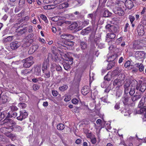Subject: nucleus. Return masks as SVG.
<instances>
[{
    "instance_id": "nucleus-1",
    "label": "nucleus",
    "mask_w": 146,
    "mask_h": 146,
    "mask_svg": "<svg viewBox=\"0 0 146 146\" xmlns=\"http://www.w3.org/2000/svg\"><path fill=\"white\" fill-rule=\"evenodd\" d=\"M74 42L70 40H66L64 42H61L60 41L57 42V44L59 46L58 47V50L60 52H63L62 49L66 50L68 49L69 46H72L74 45Z\"/></svg>"
},
{
    "instance_id": "nucleus-2",
    "label": "nucleus",
    "mask_w": 146,
    "mask_h": 146,
    "mask_svg": "<svg viewBox=\"0 0 146 146\" xmlns=\"http://www.w3.org/2000/svg\"><path fill=\"white\" fill-rule=\"evenodd\" d=\"M3 124L7 127L10 132L12 131V127L16 124L15 121L10 118H5L3 121Z\"/></svg>"
},
{
    "instance_id": "nucleus-3",
    "label": "nucleus",
    "mask_w": 146,
    "mask_h": 146,
    "mask_svg": "<svg viewBox=\"0 0 146 146\" xmlns=\"http://www.w3.org/2000/svg\"><path fill=\"white\" fill-rule=\"evenodd\" d=\"M33 56H31L29 57L23 59L22 60V62L23 63V66L26 68H29L32 66L34 63L33 61Z\"/></svg>"
},
{
    "instance_id": "nucleus-4",
    "label": "nucleus",
    "mask_w": 146,
    "mask_h": 146,
    "mask_svg": "<svg viewBox=\"0 0 146 146\" xmlns=\"http://www.w3.org/2000/svg\"><path fill=\"white\" fill-rule=\"evenodd\" d=\"M132 71L134 72H137L139 70L140 72H143L144 66L141 63H137L134 64L133 68Z\"/></svg>"
},
{
    "instance_id": "nucleus-5",
    "label": "nucleus",
    "mask_w": 146,
    "mask_h": 146,
    "mask_svg": "<svg viewBox=\"0 0 146 146\" xmlns=\"http://www.w3.org/2000/svg\"><path fill=\"white\" fill-rule=\"evenodd\" d=\"M123 103L125 106L129 105L131 103V99L127 95H124L121 99Z\"/></svg>"
},
{
    "instance_id": "nucleus-6",
    "label": "nucleus",
    "mask_w": 146,
    "mask_h": 146,
    "mask_svg": "<svg viewBox=\"0 0 146 146\" xmlns=\"http://www.w3.org/2000/svg\"><path fill=\"white\" fill-rule=\"evenodd\" d=\"M145 99V97H143L141 101L139 102V104L138 105V107L139 108V110H140V112H139V111H138V113L141 114L144 113V112H146V107H143V102H141L142 101H143V99L144 100Z\"/></svg>"
},
{
    "instance_id": "nucleus-7",
    "label": "nucleus",
    "mask_w": 146,
    "mask_h": 146,
    "mask_svg": "<svg viewBox=\"0 0 146 146\" xmlns=\"http://www.w3.org/2000/svg\"><path fill=\"white\" fill-rule=\"evenodd\" d=\"M49 58L48 56L46 59H45L42 65V71H45L48 70V68L49 66Z\"/></svg>"
},
{
    "instance_id": "nucleus-8",
    "label": "nucleus",
    "mask_w": 146,
    "mask_h": 146,
    "mask_svg": "<svg viewBox=\"0 0 146 146\" xmlns=\"http://www.w3.org/2000/svg\"><path fill=\"white\" fill-rule=\"evenodd\" d=\"M28 115V113L25 111V110H23L22 111H20V115L17 117V119L21 121L23 119L26 118Z\"/></svg>"
},
{
    "instance_id": "nucleus-9",
    "label": "nucleus",
    "mask_w": 146,
    "mask_h": 146,
    "mask_svg": "<svg viewBox=\"0 0 146 146\" xmlns=\"http://www.w3.org/2000/svg\"><path fill=\"white\" fill-rule=\"evenodd\" d=\"M28 29L27 27H24L23 28V26L20 25L16 29V32L18 33H19L23 35L25 33L27 32Z\"/></svg>"
},
{
    "instance_id": "nucleus-10",
    "label": "nucleus",
    "mask_w": 146,
    "mask_h": 146,
    "mask_svg": "<svg viewBox=\"0 0 146 146\" xmlns=\"http://www.w3.org/2000/svg\"><path fill=\"white\" fill-rule=\"evenodd\" d=\"M60 38L62 39L66 40H71L74 39V37L71 35L67 33H63L60 36Z\"/></svg>"
},
{
    "instance_id": "nucleus-11",
    "label": "nucleus",
    "mask_w": 146,
    "mask_h": 146,
    "mask_svg": "<svg viewBox=\"0 0 146 146\" xmlns=\"http://www.w3.org/2000/svg\"><path fill=\"white\" fill-rule=\"evenodd\" d=\"M115 6L117 8L119 9H123L125 8V3L123 1H117L115 2Z\"/></svg>"
},
{
    "instance_id": "nucleus-12",
    "label": "nucleus",
    "mask_w": 146,
    "mask_h": 146,
    "mask_svg": "<svg viewBox=\"0 0 146 146\" xmlns=\"http://www.w3.org/2000/svg\"><path fill=\"white\" fill-rule=\"evenodd\" d=\"M136 58L138 59H144L145 57V53L143 51H137L135 53Z\"/></svg>"
},
{
    "instance_id": "nucleus-13",
    "label": "nucleus",
    "mask_w": 146,
    "mask_h": 146,
    "mask_svg": "<svg viewBox=\"0 0 146 146\" xmlns=\"http://www.w3.org/2000/svg\"><path fill=\"white\" fill-rule=\"evenodd\" d=\"M146 89V84L141 83L137 85L136 87V89L139 90L141 92H144Z\"/></svg>"
},
{
    "instance_id": "nucleus-14",
    "label": "nucleus",
    "mask_w": 146,
    "mask_h": 146,
    "mask_svg": "<svg viewBox=\"0 0 146 146\" xmlns=\"http://www.w3.org/2000/svg\"><path fill=\"white\" fill-rule=\"evenodd\" d=\"M137 30L138 34L139 36H142L144 35L145 32L143 25H139L137 27Z\"/></svg>"
},
{
    "instance_id": "nucleus-15",
    "label": "nucleus",
    "mask_w": 146,
    "mask_h": 146,
    "mask_svg": "<svg viewBox=\"0 0 146 146\" xmlns=\"http://www.w3.org/2000/svg\"><path fill=\"white\" fill-rule=\"evenodd\" d=\"M123 83V81H121L118 78L115 79L113 82V86H116V88H119L121 86Z\"/></svg>"
},
{
    "instance_id": "nucleus-16",
    "label": "nucleus",
    "mask_w": 146,
    "mask_h": 146,
    "mask_svg": "<svg viewBox=\"0 0 146 146\" xmlns=\"http://www.w3.org/2000/svg\"><path fill=\"white\" fill-rule=\"evenodd\" d=\"M20 42L17 41H13L10 44L11 48L13 50H16L20 46Z\"/></svg>"
},
{
    "instance_id": "nucleus-17",
    "label": "nucleus",
    "mask_w": 146,
    "mask_h": 146,
    "mask_svg": "<svg viewBox=\"0 0 146 146\" xmlns=\"http://www.w3.org/2000/svg\"><path fill=\"white\" fill-rule=\"evenodd\" d=\"M7 101V97L5 94L2 95L1 94H0V105L6 103Z\"/></svg>"
},
{
    "instance_id": "nucleus-18",
    "label": "nucleus",
    "mask_w": 146,
    "mask_h": 146,
    "mask_svg": "<svg viewBox=\"0 0 146 146\" xmlns=\"http://www.w3.org/2000/svg\"><path fill=\"white\" fill-rule=\"evenodd\" d=\"M125 1V9H131L134 6L133 3L131 0H129V1L127 2L126 0H124V1Z\"/></svg>"
},
{
    "instance_id": "nucleus-19",
    "label": "nucleus",
    "mask_w": 146,
    "mask_h": 146,
    "mask_svg": "<svg viewBox=\"0 0 146 146\" xmlns=\"http://www.w3.org/2000/svg\"><path fill=\"white\" fill-rule=\"evenodd\" d=\"M38 48V46L37 44L33 45L30 48L28 51L29 54H31L34 52Z\"/></svg>"
},
{
    "instance_id": "nucleus-20",
    "label": "nucleus",
    "mask_w": 146,
    "mask_h": 146,
    "mask_svg": "<svg viewBox=\"0 0 146 146\" xmlns=\"http://www.w3.org/2000/svg\"><path fill=\"white\" fill-rule=\"evenodd\" d=\"M90 92L89 87L87 86H85L82 88L81 90L82 94L84 96L86 95Z\"/></svg>"
},
{
    "instance_id": "nucleus-21",
    "label": "nucleus",
    "mask_w": 146,
    "mask_h": 146,
    "mask_svg": "<svg viewBox=\"0 0 146 146\" xmlns=\"http://www.w3.org/2000/svg\"><path fill=\"white\" fill-rule=\"evenodd\" d=\"M124 93L125 94L127 95L130 90V84L129 83H126L124 85Z\"/></svg>"
},
{
    "instance_id": "nucleus-22",
    "label": "nucleus",
    "mask_w": 146,
    "mask_h": 146,
    "mask_svg": "<svg viewBox=\"0 0 146 146\" xmlns=\"http://www.w3.org/2000/svg\"><path fill=\"white\" fill-rule=\"evenodd\" d=\"M53 59L55 62L61 64H62L63 62L64 61V60L62 57H58L57 55L54 56Z\"/></svg>"
},
{
    "instance_id": "nucleus-23",
    "label": "nucleus",
    "mask_w": 146,
    "mask_h": 146,
    "mask_svg": "<svg viewBox=\"0 0 146 146\" xmlns=\"http://www.w3.org/2000/svg\"><path fill=\"white\" fill-rule=\"evenodd\" d=\"M1 113V116L3 118L5 117H6L5 118H10V113L7 110H4Z\"/></svg>"
},
{
    "instance_id": "nucleus-24",
    "label": "nucleus",
    "mask_w": 146,
    "mask_h": 146,
    "mask_svg": "<svg viewBox=\"0 0 146 146\" xmlns=\"http://www.w3.org/2000/svg\"><path fill=\"white\" fill-rule=\"evenodd\" d=\"M140 42L138 40L135 41L133 45V48L134 49H139L141 47L139 45Z\"/></svg>"
},
{
    "instance_id": "nucleus-25",
    "label": "nucleus",
    "mask_w": 146,
    "mask_h": 146,
    "mask_svg": "<svg viewBox=\"0 0 146 146\" xmlns=\"http://www.w3.org/2000/svg\"><path fill=\"white\" fill-rule=\"evenodd\" d=\"M113 11L115 14L119 16H123L125 13L123 10H113Z\"/></svg>"
},
{
    "instance_id": "nucleus-26",
    "label": "nucleus",
    "mask_w": 146,
    "mask_h": 146,
    "mask_svg": "<svg viewBox=\"0 0 146 146\" xmlns=\"http://www.w3.org/2000/svg\"><path fill=\"white\" fill-rule=\"evenodd\" d=\"M90 30L91 29L90 27H87L82 30L81 32V34L83 35H86L90 33Z\"/></svg>"
},
{
    "instance_id": "nucleus-27",
    "label": "nucleus",
    "mask_w": 146,
    "mask_h": 146,
    "mask_svg": "<svg viewBox=\"0 0 146 146\" xmlns=\"http://www.w3.org/2000/svg\"><path fill=\"white\" fill-rule=\"evenodd\" d=\"M44 77L45 78H49L50 77V71L48 70H45L44 71H42Z\"/></svg>"
},
{
    "instance_id": "nucleus-28",
    "label": "nucleus",
    "mask_w": 146,
    "mask_h": 146,
    "mask_svg": "<svg viewBox=\"0 0 146 146\" xmlns=\"http://www.w3.org/2000/svg\"><path fill=\"white\" fill-rule=\"evenodd\" d=\"M73 58L71 57H67L65 60V62H67L69 65H71L73 63Z\"/></svg>"
},
{
    "instance_id": "nucleus-29",
    "label": "nucleus",
    "mask_w": 146,
    "mask_h": 146,
    "mask_svg": "<svg viewBox=\"0 0 146 146\" xmlns=\"http://www.w3.org/2000/svg\"><path fill=\"white\" fill-rule=\"evenodd\" d=\"M78 24L76 22H73L69 26L68 28L70 30H74L76 28Z\"/></svg>"
},
{
    "instance_id": "nucleus-30",
    "label": "nucleus",
    "mask_w": 146,
    "mask_h": 146,
    "mask_svg": "<svg viewBox=\"0 0 146 146\" xmlns=\"http://www.w3.org/2000/svg\"><path fill=\"white\" fill-rule=\"evenodd\" d=\"M117 57L118 55L117 54H114L109 57L108 60H109V61H113L115 60Z\"/></svg>"
},
{
    "instance_id": "nucleus-31",
    "label": "nucleus",
    "mask_w": 146,
    "mask_h": 146,
    "mask_svg": "<svg viewBox=\"0 0 146 146\" xmlns=\"http://www.w3.org/2000/svg\"><path fill=\"white\" fill-rule=\"evenodd\" d=\"M141 97V95H134L131 98V100L133 102L136 101L140 99Z\"/></svg>"
},
{
    "instance_id": "nucleus-32",
    "label": "nucleus",
    "mask_w": 146,
    "mask_h": 146,
    "mask_svg": "<svg viewBox=\"0 0 146 146\" xmlns=\"http://www.w3.org/2000/svg\"><path fill=\"white\" fill-rule=\"evenodd\" d=\"M12 129V131H14L15 132H19L21 131L22 129L21 127L19 126H17L15 127H13Z\"/></svg>"
},
{
    "instance_id": "nucleus-33",
    "label": "nucleus",
    "mask_w": 146,
    "mask_h": 146,
    "mask_svg": "<svg viewBox=\"0 0 146 146\" xmlns=\"http://www.w3.org/2000/svg\"><path fill=\"white\" fill-rule=\"evenodd\" d=\"M68 87L66 84H63L62 86L59 88V90L62 92L66 90L68 88Z\"/></svg>"
},
{
    "instance_id": "nucleus-34",
    "label": "nucleus",
    "mask_w": 146,
    "mask_h": 146,
    "mask_svg": "<svg viewBox=\"0 0 146 146\" xmlns=\"http://www.w3.org/2000/svg\"><path fill=\"white\" fill-rule=\"evenodd\" d=\"M0 130L1 132L5 134H6L7 132L10 131L8 129L7 127L6 126L1 128Z\"/></svg>"
},
{
    "instance_id": "nucleus-35",
    "label": "nucleus",
    "mask_w": 146,
    "mask_h": 146,
    "mask_svg": "<svg viewBox=\"0 0 146 146\" xmlns=\"http://www.w3.org/2000/svg\"><path fill=\"white\" fill-rule=\"evenodd\" d=\"M116 35L114 33H109L107 34V37L111 39H114Z\"/></svg>"
},
{
    "instance_id": "nucleus-36",
    "label": "nucleus",
    "mask_w": 146,
    "mask_h": 146,
    "mask_svg": "<svg viewBox=\"0 0 146 146\" xmlns=\"http://www.w3.org/2000/svg\"><path fill=\"white\" fill-rule=\"evenodd\" d=\"M101 40V38L100 36H99L97 37L96 36V38L94 39V42H95L96 45H97L100 44V41Z\"/></svg>"
},
{
    "instance_id": "nucleus-37",
    "label": "nucleus",
    "mask_w": 146,
    "mask_h": 146,
    "mask_svg": "<svg viewBox=\"0 0 146 146\" xmlns=\"http://www.w3.org/2000/svg\"><path fill=\"white\" fill-rule=\"evenodd\" d=\"M69 4L66 2L62 3L59 5L60 9L63 8H66L68 7Z\"/></svg>"
},
{
    "instance_id": "nucleus-38",
    "label": "nucleus",
    "mask_w": 146,
    "mask_h": 146,
    "mask_svg": "<svg viewBox=\"0 0 146 146\" xmlns=\"http://www.w3.org/2000/svg\"><path fill=\"white\" fill-rule=\"evenodd\" d=\"M13 39V36H10L5 38L4 39V41L5 42H9L12 41Z\"/></svg>"
},
{
    "instance_id": "nucleus-39",
    "label": "nucleus",
    "mask_w": 146,
    "mask_h": 146,
    "mask_svg": "<svg viewBox=\"0 0 146 146\" xmlns=\"http://www.w3.org/2000/svg\"><path fill=\"white\" fill-rule=\"evenodd\" d=\"M65 128V126L62 123H59L57 126V128L59 130H63Z\"/></svg>"
},
{
    "instance_id": "nucleus-40",
    "label": "nucleus",
    "mask_w": 146,
    "mask_h": 146,
    "mask_svg": "<svg viewBox=\"0 0 146 146\" xmlns=\"http://www.w3.org/2000/svg\"><path fill=\"white\" fill-rule=\"evenodd\" d=\"M111 15V13L108 11V10H106L104 13V17H108L110 16Z\"/></svg>"
},
{
    "instance_id": "nucleus-41",
    "label": "nucleus",
    "mask_w": 146,
    "mask_h": 146,
    "mask_svg": "<svg viewBox=\"0 0 146 146\" xmlns=\"http://www.w3.org/2000/svg\"><path fill=\"white\" fill-rule=\"evenodd\" d=\"M80 45L81 49L82 50H85L87 48V45L86 43L84 42H81Z\"/></svg>"
},
{
    "instance_id": "nucleus-42",
    "label": "nucleus",
    "mask_w": 146,
    "mask_h": 146,
    "mask_svg": "<svg viewBox=\"0 0 146 146\" xmlns=\"http://www.w3.org/2000/svg\"><path fill=\"white\" fill-rule=\"evenodd\" d=\"M62 64H63L64 69L66 70H67L70 67V65H69L68 64H67V62H64V61Z\"/></svg>"
},
{
    "instance_id": "nucleus-43",
    "label": "nucleus",
    "mask_w": 146,
    "mask_h": 146,
    "mask_svg": "<svg viewBox=\"0 0 146 146\" xmlns=\"http://www.w3.org/2000/svg\"><path fill=\"white\" fill-rule=\"evenodd\" d=\"M135 89L134 88L131 87L130 90L129 92V95L131 96H132L135 92Z\"/></svg>"
},
{
    "instance_id": "nucleus-44",
    "label": "nucleus",
    "mask_w": 146,
    "mask_h": 146,
    "mask_svg": "<svg viewBox=\"0 0 146 146\" xmlns=\"http://www.w3.org/2000/svg\"><path fill=\"white\" fill-rule=\"evenodd\" d=\"M6 141V140L5 136L3 135H0V143H2Z\"/></svg>"
},
{
    "instance_id": "nucleus-45",
    "label": "nucleus",
    "mask_w": 146,
    "mask_h": 146,
    "mask_svg": "<svg viewBox=\"0 0 146 146\" xmlns=\"http://www.w3.org/2000/svg\"><path fill=\"white\" fill-rule=\"evenodd\" d=\"M7 136L9 137L13 141L15 140L16 139L15 135L12 133H10L8 135H7Z\"/></svg>"
},
{
    "instance_id": "nucleus-46",
    "label": "nucleus",
    "mask_w": 146,
    "mask_h": 146,
    "mask_svg": "<svg viewBox=\"0 0 146 146\" xmlns=\"http://www.w3.org/2000/svg\"><path fill=\"white\" fill-rule=\"evenodd\" d=\"M32 88L34 91H36L39 89L40 88V86L38 84H35L33 85Z\"/></svg>"
},
{
    "instance_id": "nucleus-47",
    "label": "nucleus",
    "mask_w": 146,
    "mask_h": 146,
    "mask_svg": "<svg viewBox=\"0 0 146 146\" xmlns=\"http://www.w3.org/2000/svg\"><path fill=\"white\" fill-rule=\"evenodd\" d=\"M118 78L119 80H121V81H123L124 82V80L125 78V75L123 74H121L119 75L118 76Z\"/></svg>"
},
{
    "instance_id": "nucleus-48",
    "label": "nucleus",
    "mask_w": 146,
    "mask_h": 146,
    "mask_svg": "<svg viewBox=\"0 0 146 146\" xmlns=\"http://www.w3.org/2000/svg\"><path fill=\"white\" fill-rule=\"evenodd\" d=\"M18 106L24 109L26 107L27 105L25 103L20 102Z\"/></svg>"
},
{
    "instance_id": "nucleus-49",
    "label": "nucleus",
    "mask_w": 146,
    "mask_h": 146,
    "mask_svg": "<svg viewBox=\"0 0 146 146\" xmlns=\"http://www.w3.org/2000/svg\"><path fill=\"white\" fill-rule=\"evenodd\" d=\"M41 72V70L40 68L38 67L35 68V73L37 76H38Z\"/></svg>"
},
{
    "instance_id": "nucleus-50",
    "label": "nucleus",
    "mask_w": 146,
    "mask_h": 146,
    "mask_svg": "<svg viewBox=\"0 0 146 146\" xmlns=\"http://www.w3.org/2000/svg\"><path fill=\"white\" fill-rule=\"evenodd\" d=\"M111 27V30H110V32H111L113 33H115L117 31V28L115 26L112 25Z\"/></svg>"
},
{
    "instance_id": "nucleus-51",
    "label": "nucleus",
    "mask_w": 146,
    "mask_h": 146,
    "mask_svg": "<svg viewBox=\"0 0 146 146\" xmlns=\"http://www.w3.org/2000/svg\"><path fill=\"white\" fill-rule=\"evenodd\" d=\"M131 86L133 87V86L135 87L136 86H137V85L138 84H138V82L137 81L135 80H133L131 83Z\"/></svg>"
},
{
    "instance_id": "nucleus-52",
    "label": "nucleus",
    "mask_w": 146,
    "mask_h": 146,
    "mask_svg": "<svg viewBox=\"0 0 146 146\" xmlns=\"http://www.w3.org/2000/svg\"><path fill=\"white\" fill-rule=\"evenodd\" d=\"M33 40L32 39H30L26 41L24 43V44H26V46H29L33 42Z\"/></svg>"
},
{
    "instance_id": "nucleus-53",
    "label": "nucleus",
    "mask_w": 146,
    "mask_h": 146,
    "mask_svg": "<svg viewBox=\"0 0 146 146\" xmlns=\"http://www.w3.org/2000/svg\"><path fill=\"white\" fill-rule=\"evenodd\" d=\"M30 71H29L28 70L25 69V70H22L21 71V73L22 75H25L26 74L29 73Z\"/></svg>"
},
{
    "instance_id": "nucleus-54",
    "label": "nucleus",
    "mask_w": 146,
    "mask_h": 146,
    "mask_svg": "<svg viewBox=\"0 0 146 146\" xmlns=\"http://www.w3.org/2000/svg\"><path fill=\"white\" fill-rule=\"evenodd\" d=\"M10 107L11 111H16L18 110L17 108L15 105H12Z\"/></svg>"
},
{
    "instance_id": "nucleus-55",
    "label": "nucleus",
    "mask_w": 146,
    "mask_h": 146,
    "mask_svg": "<svg viewBox=\"0 0 146 146\" xmlns=\"http://www.w3.org/2000/svg\"><path fill=\"white\" fill-rule=\"evenodd\" d=\"M131 64V62L129 60L127 61L125 63L124 66L125 68H127L130 66Z\"/></svg>"
},
{
    "instance_id": "nucleus-56",
    "label": "nucleus",
    "mask_w": 146,
    "mask_h": 146,
    "mask_svg": "<svg viewBox=\"0 0 146 146\" xmlns=\"http://www.w3.org/2000/svg\"><path fill=\"white\" fill-rule=\"evenodd\" d=\"M96 12H95L94 14H89L88 15V17H89L91 18V19L93 20L94 19V17L95 18L96 17Z\"/></svg>"
},
{
    "instance_id": "nucleus-57",
    "label": "nucleus",
    "mask_w": 146,
    "mask_h": 146,
    "mask_svg": "<svg viewBox=\"0 0 146 146\" xmlns=\"http://www.w3.org/2000/svg\"><path fill=\"white\" fill-rule=\"evenodd\" d=\"M52 93L53 96L54 97L57 96L58 94V92L56 90H52Z\"/></svg>"
},
{
    "instance_id": "nucleus-58",
    "label": "nucleus",
    "mask_w": 146,
    "mask_h": 146,
    "mask_svg": "<svg viewBox=\"0 0 146 146\" xmlns=\"http://www.w3.org/2000/svg\"><path fill=\"white\" fill-rule=\"evenodd\" d=\"M56 70L57 71L61 72L62 71V69L61 66L59 65H56Z\"/></svg>"
},
{
    "instance_id": "nucleus-59",
    "label": "nucleus",
    "mask_w": 146,
    "mask_h": 146,
    "mask_svg": "<svg viewBox=\"0 0 146 146\" xmlns=\"http://www.w3.org/2000/svg\"><path fill=\"white\" fill-rule=\"evenodd\" d=\"M78 99L75 98H73L72 100V103L74 104H77L78 102Z\"/></svg>"
},
{
    "instance_id": "nucleus-60",
    "label": "nucleus",
    "mask_w": 146,
    "mask_h": 146,
    "mask_svg": "<svg viewBox=\"0 0 146 146\" xmlns=\"http://www.w3.org/2000/svg\"><path fill=\"white\" fill-rule=\"evenodd\" d=\"M104 79L105 80H107V81H110L111 80V78L110 76H109V75L107 74L106 76H105L104 77Z\"/></svg>"
},
{
    "instance_id": "nucleus-61",
    "label": "nucleus",
    "mask_w": 146,
    "mask_h": 146,
    "mask_svg": "<svg viewBox=\"0 0 146 146\" xmlns=\"http://www.w3.org/2000/svg\"><path fill=\"white\" fill-rule=\"evenodd\" d=\"M112 25H111L110 24H108L106 26V28L107 31L110 32L111 30V27Z\"/></svg>"
},
{
    "instance_id": "nucleus-62",
    "label": "nucleus",
    "mask_w": 146,
    "mask_h": 146,
    "mask_svg": "<svg viewBox=\"0 0 146 146\" xmlns=\"http://www.w3.org/2000/svg\"><path fill=\"white\" fill-rule=\"evenodd\" d=\"M17 113L15 112L11 113V114L10 113V117H14L15 118L17 116Z\"/></svg>"
},
{
    "instance_id": "nucleus-63",
    "label": "nucleus",
    "mask_w": 146,
    "mask_h": 146,
    "mask_svg": "<svg viewBox=\"0 0 146 146\" xmlns=\"http://www.w3.org/2000/svg\"><path fill=\"white\" fill-rule=\"evenodd\" d=\"M56 64L55 63L52 64L51 67L50 69L51 71H54V69L55 68H56Z\"/></svg>"
},
{
    "instance_id": "nucleus-64",
    "label": "nucleus",
    "mask_w": 146,
    "mask_h": 146,
    "mask_svg": "<svg viewBox=\"0 0 146 146\" xmlns=\"http://www.w3.org/2000/svg\"><path fill=\"white\" fill-rule=\"evenodd\" d=\"M25 3L24 0H20L19 1V4L20 7H22Z\"/></svg>"
}]
</instances>
